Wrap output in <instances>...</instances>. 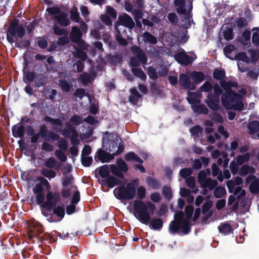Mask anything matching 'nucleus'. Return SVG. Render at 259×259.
<instances>
[{
    "mask_svg": "<svg viewBox=\"0 0 259 259\" xmlns=\"http://www.w3.org/2000/svg\"><path fill=\"white\" fill-rule=\"evenodd\" d=\"M212 89L213 91V94L212 96H215L216 97H220L221 95L223 94V89L221 88L218 83H215L212 86Z\"/></svg>",
    "mask_w": 259,
    "mask_h": 259,
    "instance_id": "69168bd1",
    "label": "nucleus"
},
{
    "mask_svg": "<svg viewBox=\"0 0 259 259\" xmlns=\"http://www.w3.org/2000/svg\"><path fill=\"white\" fill-rule=\"evenodd\" d=\"M251 31L249 30H245L242 33L241 36L237 38V40L243 46H246L250 40Z\"/></svg>",
    "mask_w": 259,
    "mask_h": 259,
    "instance_id": "5701e85b",
    "label": "nucleus"
},
{
    "mask_svg": "<svg viewBox=\"0 0 259 259\" xmlns=\"http://www.w3.org/2000/svg\"><path fill=\"white\" fill-rule=\"evenodd\" d=\"M207 98L205 102L208 107L213 111H217L219 110L220 108V97L212 96V93H209L207 96Z\"/></svg>",
    "mask_w": 259,
    "mask_h": 259,
    "instance_id": "2eb2a0df",
    "label": "nucleus"
},
{
    "mask_svg": "<svg viewBox=\"0 0 259 259\" xmlns=\"http://www.w3.org/2000/svg\"><path fill=\"white\" fill-rule=\"evenodd\" d=\"M212 76L215 79L222 81L226 77V72L223 69L215 68L213 70Z\"/></svg>",
    "mask_w": 259,
    "mask_h": 259,
    "instance_id": "c756f323",
    "label": "nucleus"
},
{
    "mask_svg": "<svg viewBox=\"0 0 259 259\" xmlns=\"http://www.w3.org/2000/svg\"><path fill=\"white\" fill-rule=\"evenodd\" d=\"M136 49L138 50L137 54V59L139 60L140 63L144 64L147 63V58L144 52L139 48L136 47Z\"/></svg>",
    "mask_w": 259,
    "mask_h": 259,
    "instance_id": "a18cd8bd",
    "label": "nucleus"
},
{
    "mask_svg": "<svg viewBox=\"0 0 259 259\" xmlns=\"http://www.w3.org/2000/svg\"><path fill=\"white\" fill-rule=\"evenodd\" d=\"M33 192L36 195V203L37 205H41L45 201V195L44 193V188L41 184H36L32 189Z\"/></svg>",
    "mask_w": 259,
    "mask_h": 259,
    "instance_id": "f8f14e48",
    "label": "nucleus"
},
{
    "mask_svg": "<svg viewBox=\"0 0 259 259\" xmlns=\"http://www.w3.org/2000/svg\"><path fill=\"white\" fill-rule=\"evenodd\" d=\"M235 22L239 29L246 27L248 25L247 20L242 17H239L236 18Z\"/></svg>",
    "mask_w": 259,
    "mask_h": 259,
    "instance_id": "37998d69",
    "label": "nucleus"
},
{
    "mask_svg": "<svg viewBox=\"0 0 259 259\" xmlns=\"http://www.w3.org/2000/svg\"><path fill=\"white\" fill-rule=\"evenodd\" d=\"M152 214L150 213V215ZM148 224L149 228L154 230H160L163 227V221L161 218H154L150 219Z\"/></svg>",
    "mask_w": 259,
    "mask_h": 259,
    "instance_id": "412c9836",
    "label": "nucleus"
},
{
    "mask_svg": "<svg viewBox=\"0 0 259 259\" xmlns=\"http://www.w3.org/2000/svg\"><path fill=\"white\" fill-rule=\"evenodd\" d=\"M187 101L190 104L194 105L201 102L200 100L197 99L196 94L192 92H190L189 94V96L187 98Z\"/></svg>",
    "mask_w": 259,
    "mask_h": 259,
    "instance_id": "5fc2aeb1",
    "label": "nucleus"
},
{
    "mask_svg": "<svg viewBox=\"0 0 259 259\" xmlns=\"http://www.w3.org/2000/svg\"><path fill=\"white\" fill-rule=\"evenodd\" d=\"M192 170L191 168H184L180 170V175L182 178L186 179L190 176L192 174Z\"/></svg>",
    "mask_w": 259,
    "mask_h": 259,
    "instance_id": "338daca9",
    "label": "nucleus"
},
{
    "mask_svg": "<svg viewBox=\"0 0 259 259\" xmlns=\"http://www.w3.org/2000/svg\"><path fill=\"white\" fill-rule=\"evenodd\" d=\"M70 19L76 23L80 22L81 18L80 17L77 8L74 6L69 11Z\"/></svg>",
    "mask_w": 259,
    "mask_h": 259,
    "instance_id": "a878e982",
    "label": "nucleus"
},
{
    "mask_svg": "<svg viewBox=\"0 0 259 259\" xmlns=\"http://www.w3.org/2000/svg\"><path fill=\"white\" fill-rule=\"evenodd\" d=\"M254 172V169L249 165H243L240 168L239 174L241 176L243 177L247 175L248 173L252 174Z\"/></svg>",
    "mask_w": 259,
    "mask_h": 259,
    "instance_id": "ea45409f",
    "label": "nucleus"
},
{
    "mask_svg": "<svg viewBox=\"0 0 259 259\" xmlns=\"http://www.w3.org/2000/svg\"><path fill=\"white\" fill-rule=\"evenodd\" d=\"M191 77L196 84H198L204 80L205 75L202 72L193 71L191 73Z\"/></svg>",
    "mask_w": 259,
    "mask_h": 259,
    "instance_id": "c85d7f7f",
    "label": "nucleus"
},
{
    "mask_svg": "<svg viewBox=\"0 0 259 259\" xmlns=\"http://www.w3.org/2000/svg\"><path fill=\"white\" fill-rule=\"evenodd\" d=\"M70 130L72 131V135L70 137L71 144L74 146L79 145L80 141L78 139V132L72 128H71Z\"/></svg>",
    "mask_w": 259,
    "mask_h": 259,
    "instance_id": "49530a36",
    "label": "nucleus"
},
{
    "mask_svg": "<svg viewBox=\"0 0 259 259\" xmlns=\"http://www.w3.org/2000/svg\"><path fill=\"white\" fill-rule=\"evenodd\" d=\"M53 20L62 27H67L71 23L70 20L68 18L67 14L64 12H62L59 15H55Z\"/></svg>",
    "mask_w": 259,
    "mask_h": 259,
    "instance_id": "f3484780",
    "label": "nucleus"
},
{
    "mask_svg": "<svg viewBox=\"0 0 259 259\" xmlns=\"http://www.w3.org/2000/svg\"><path fill=\"white\" fill-rule=\"evenodd\" d=\"M162 195L166 200L169 201L172 199V193L171 188L169 187L164 186L162 190Z\"/></svg>",
    "mask_w": 259,
    "mask_h": 259,
    "instance_id": "79ce46f5",
    "label": "nucleus"
},
{
    "mask_svg": "<svg viewBox=\"0 0 259 259\" xmlns=\"http://www.w3.org/2000/svg\"><path fill=\"white\" fill-rule=\"evenodd\" d=\"M87 95L88 93H87L85 89L83 88L77 89L73 94L74 97L79 98L80 99H82L84 96Z\"/></svg>",
    "mask_w": 259,
    "mask_h": 259,
    "instance_id": "13d9d810",
    "label": "nucleus"
},
{
    "mask_svg": "<svg viewBox=\"0 0 259 259\" xmlns=\"http://www.w3.org/2000/svg\"><path fill=\"white\" fill-rule=\"evenodd\" d=\"M137 197L139 200L134 202V215L142 224L147 225L150 220V213L154 214L156 207L151 202L142 201L146 197V189L142 186L136 188Z\"/></svg>",
    "mask_w": 259,
    "mask_h": 259,
    "instance_id": "f257e3e1",
    "label": "nucleus"
},
{
    "mask_svg": "<svg viewBox=\"0 0 259 259\" xmlns=\"http://www.w3.org/2000/svg\"><path fill=\"white\" fill-rule=\"evenodd\" d=\"M67 128H64L62 131V135H63L65 138H69L71 137L70 134H72V131L70 130L71 128H72L74 131H76V128L72 125L68 123L66 125Z\"/></svg>",
    "mask_w": 259,
    "mask_h": 259,
    "instance_id": "864d4df0",
    "label": "nucleus"
},
{
    "mask_svg": "<svg viewBox=\"0 0 259 259\" xmlns=\"http://www.w3.org/2000/svg\"><path fill=\"white\" fill-rule=\"evenodd\" d=\"M190 132L192 136H198L199 134H201L203 132V128L199 125H195L190 128Z\"/></svg>",
    "mask_w": 259,
    "mask_h": 259,
    "instance_id": "bf43d9fd",
    "label": "nucleus"
},
{
    "mask_svg": "<svg viewBox=\"0 0 259 259\" xmlns=\"http://www.w3.org/2000/svg\"><path fill=\"white\" fill-rule=\"evenodd\" d=\"M234 194L235 195H237V199H240L245 196L246 191L244 189H242L241 187H237L234 191Z\"/></svg>",
    "mask_w": 259,
    "mask_h": 259,
    "instance_id": "774afa93",
    "label": "nucleus"
},
{
    "mask_svg": "<svg viewBox=\"0 0 259 259\" xmlns=\"http://www.w3.org/2000/svg\"><path fill=\"white\" fill-rule=\"evenodd\" d=\"M115 197L120 200H130L136 196V187L133 183H128L115 188L113 191Z\"/></svg>",
    "mask_w": 259,
    "mask_h": 259,
    "instance_id": "20e7f679",
    "label": "nucleus"
},
{
    "mask_svg": "<svg viewBox=\"0 0 259 259\" xmlns=\"http://www.w3.org/2000/svg\"><path fill=\"white\" fill-rule=\"evenodd\" d=\"M25 33L23 25L19 24L18 19H15L10 23L7 29V40L10 44H12L17 41L18 38H22Z\"/></svg>",
    "mask_w": 259,
    "mask_h": 259,
    "instance_id": "7ed1b4c3",
    "label": "nucleus"
},
{
    "mask_svg": "<svg viewBox=\"0 0 259 259\" xmlns=\"http://www.w3.org/2000/svg\"><path fill=\"white\" fill-rule=\"evenodd\" d=\"M233 29L232 27L226 26L224 32V38L227 40H230L233 38Z\"/></svg>",
    "mask_w": 259,
    "mask_h": 259,
    "instance_id": "09e8293b",
    "label": "nucleus"
},
{
    "mask_svg": "<svg viewBox=\"0 0 259 259\" xmlns=\"http://www.w3.org/2000/svg\"><path fill=\"white\" fill-rule=\"evenodd\" d=\"M143 40L145 42H148L152 45H154L156 44L157 42L156 37L149 32L145 31L143 34Z\"/></svg>",
    "mask_w": 259,
    "mask_h": 259,
    "instance_id": "2f4dec72",
    "label": "nucleus"
},
{
    "mask_svg": "<svg viewBox=\"0 0 259 259\" xmlns=\"http://www.w3.org/2000/svg\"><path fill=\"white\" fill-rule=\"evenodd\" d=\"M54 33L57 35H67L68 32L66 28H61L57 25L53 27Z\"/></svg>",
    "mask_w": 259,
    "mask_h": 259,
    "instance_id": "4d7b16f0",
    "label": "nucleus"
},
{
    "mask_svg": "<svg viewBox=\"0 0 259 259\" xmlns=\"http://www.w3.org/2000/svg\"><path fill=\"white\" fill-rule=\"evenodd\" d=\"M123 150V144L121 143L116 152L112 154H109L101 149H99L95 155V159L97 161V159H98L102 163L109 162L114 158L115 156L119 155Z\"/></svg>",
    "mask_w": 259,
    "mask_h": 259,
    "instance_id": "423d86ee",
    "label": "nucleus"
},
{
    "mask_svg": "<svg viewBox=\"0 0 259 259\" xmlns=\"http://www.w3.org/2000/svg\"><path fill=\"white\" fill-rule=\"evenodd\" d=\"M147 184L150 188L154 190H158L161 187V182L155 178L148 176L146 179Z\"/></svg>",
    "mask_w": 259,
    "mask_h": 259,
    "instance_id": "393cba45",
    "label": "nucleus"
},
{
    "mask_svg": "<svg viewBox=\"0 0 259 259\" xmlns=\"http://www.w3.org/2000/svg\"><path fill=\"white\" fill-rule=\"evenodd\" d=\"M250 158V154L246 153L243 155H239L236 157V160L239 165H242L246 161H247Z\"/></svg>",
    "mask_w": 259,
    "mask_h": 259,
    "instance_id": "603ef678",
    "label": "nucleus"
},
{
    "mask_svg": "<svg viewBox=\"0 0 259 259\" xmlns=\"http://www.w3.org/2000/svg\"><path fill=\"white\" fill-rule=\"evenodd\" d=\"M82 120V117L77 115L74 114L72 116H71L70 122L73 125H79L81 123Z\"/></svg>",
    "mask_w": 259,
    "mask_h": 259,
    "instance_id": "680f3d73",
    "label": "nucleus"
},
{
    "mask_svg": "<svg viewBox=\"0 0 259 259\" xmlns=\"http://www.w3.org/2000/svg\"><path fill=\"white\" fill-rule=\"evenodd\" d=\"M120 179L114 177L113 176L110 175L106 179V182L109 188H113L114 186L120 185L121 183Z\"/></svg>",
    "mask_w": 259,
    "mask_h": 259,
    "instance_id": "bb28decb",
    "label": "nucleus"
},
{
    "mask_svg": "<svg viewBox=\"0 0 259 259\" xmlns=\"http://www.w3.org/2000/svg\"><path fill=\"white\" fill-rule=\"evenodd\" d=\"M212 83L208 81H206L200 88V90L203 92H209L212 90Z\"/></svg>",
    "mask_w": 259,
    "mask_h": 259,
    "instance_id": "e2e57ef3",
    "label": "nucleus"
},
{
    "mask_svg": "<svg viewBox=\"0 0 259 259\" xmlns=\"http://www.w3.org/2000/svg\"><path fill=\"white\" fill-rule=\"evenodd\" d=\"M43 120L49 122L53 125L61 127L63 125L62 121L59 118H53L50 116H46L43 118Z\"/></svg>",
    "mask_w": 259,
    "mask_h": 259,
    "instance_id": "f704fd0d",
    "label": "nucleus"
},
{
    "mask_svg": "<svg viewBox=\"0 0 259 259\" xmlns=\"http://www.w3.org/2000/svg\"><path fill=\"white\" fill-rule=\"evenodd\" d=\"M179 84L185 89H189L190 90L195 89V85L191 82L189 76L185 73H182L180 75Z\"/></svg>",
    "mask_w": 259,
    "mask_h": 259,
    "instance_id": "dca6fc26",
    "label": "nucleus"
},
{
    "mask_svg": "<svg viewBox=\"0 0 259 259\" xmlns=\"http://www.w3.org/2000/svg\"><path fill=\"white\" fill-rule=\"evenodd\" d=\"M36 74L34 71H27L24 72L23 80L26 83L33 81L36 78Z\"/></svg>",
    "mask_w": 259,
    "mask_h": 259,
    "instance_id": "72a5a7b5",
    "label": "nucleus"
},
{
    "mask_svg": "<svg viewBox=\"0 0 259 259\" xmlns=\"http://www.w3.org/2000/svg\"><path fill=\"white\" fill-rule=\"evenodd\" d=\"M58 85L63 92H69L70 91L71 85L66 80L59 79Z\"/></svg>",
    "mask_w": 259,
    "mask_h": 259,
    "instance_id": "3c124183",
    "label": "nucleus"
},
{
    "mask_svg": "<svg viewBox=\"0 0 259 259\" xmlns=\"http://www.w3.org/2000/svg\"><path fill=\"white\" fill-rule=\"evenodd\" d=\"M46 200L42 204L44 208H52L53 206H55L57 203L61 200L60 194L59 192H52L51 189L47 191L46 194Z\"/></svg>",
    "mask_w": 259,
    "mask_h": 259,
    "instance_id": "0eeeda50",
    "label": "nucleus"
},
{
    "mask_svg": "<svg viewBox=\"0 0 259 259\" xmlns=\"http://www.w3.org/2000/svg\"><path fill=\"white\" fill-rule=\"evenodd\" d=\"M230 59L232 60H241L245 63H248L249 62V58L247 56L246 53L244 52H239L235 56L234 58H230Z\"/></svg>",
    "mask_w": 259,
    "mask_h": 259,
    "instance_id": "a19ab883",
    "label": "nucleus"
},
{
    "mask_svg": "<svg viewBox=\"0 0 259 259\" xmlns=\"http://www.w3.org/2000/svg\"><path fill=\"white\" fill-rule=\"evenodd\" d=\"M81 162L83 166L89 167L93 162V158L91 156H81Z\"/></svg>",
    "mask_w": 259,
    "mask_h": 259,
    "instance_id": "6e6d98bb",
    "label": "nucleus"
},
{
    "mask_svg": "<svg viewBox=\"0 0 259 259\" xmlns=\"http://www.w3.org/2000/svg\"><path fill=\"white\" fill-rule=\"evenodd\" d=\"M184 217V212L181 210L178 211L175 213L174 221H178L183 224V233L187 235L191 231L190 222L188 219H185Z\"/></svg>",
    "mask_w": 259,
    "mask_h": 259,
    "instance_id": "9d476101",
    "label": "nucleus"
},
{
    "mask_svg": "<svg viewBox=\"0 0 259 259\" xmlns=\"http://www.w3.org/2000/svg\"><path fill=\"white\" fill-rule=\"evenodd\" d=\"M252 35V42L256 47H259V27H253Z\"/></svg>",
    "mask_w": 259,
    "mask_h": 259,
    "instance_id": "4c0bfd02",
    "label": "nucleus"
},
{
    "mask_svg": "<svg viewBox=\"0 0 259 259\" xmlns=\"http://www.w3.org/2000/svg\"><path fill=\"white\" fill-rule=\"evenodd\" d=\"M124 159L126 161H133L142 164L143 160L134 152H129L124 156Z\"/></svg>",
    "mask_w": 259,
    "mask_h": 259,
    "instance_id": "cd10ccee",
    "label": "nucleus"
},
{
    "mask_svg": "<svg viewBox=\"0 0 259 259\" xmlns=\"http://www.w3.org/2000/svg\"><path fill=\"white\" fill-rule=\"evenodd\" d=\"M30 46V41L27 39H22L19 42H16L15 47L17 48H28Z\"/></svg>",
    "mask_w": 259,
    "mask_h": 259,
    "instance_id": "0e129e2a",
    "label": "nucleus"
},
{
    "mask_svg": "<svg viewBox=\"0 0 259 259\" xmlns=\"http://www.w3.org/2000/svg\"><path fill=\"white\" fill-rule=\"evenodd\" d=\"M193 110L194 112L199 114H207L209 111L208 108L203 104L194 105Z\"/></svg>",
    "mask_w": 259,
    "mask_h": 259,
    "instance_id": "c9c22d12",
    "label": "nucleus"
},
{
    "mask_svg": "<svg viewBox=\"0 0 259 259\" xmlns=\"http://www.w3.org/2000/svg\"><path fill=\"white\" fill-rule=\"evenodd\" d=\"M37 180L40 182L39 184H41V186L46 187L47 191L51 189V185L45 177H38Z\"/></svg>",
    "mask_w": 259,
    "mask_h": 259,
    "instance_id": "052dcab7",
    "label": "nucleus"
},
{
    "mask_svg": "<svg viewBox=\"0 0 259 259\" xmlns=\"http://www.w3.org/2000/svg\"><path fill=\"white\" fill-rule=\"evenodd\" d=\"M239 98V94L233 91L225 92L221 97L222 103L225 108H230L232 105V103L236 102Z\"/></svg>",
    "mask_w": 259,
    "mask_h": 259,
    "instance_id": "1a4fd4ad",
    "label": "nucleus"
},
{
    "mask_svg": "<svg viewBox=\"0 0 259 259\" xmlns=\"http://www.w3.org/2000/svg\"><path fill=\"white\" fill-rule=\"evenodd\" d=\"M118 139H116V140H109L108 139L106 138H103L102 139V147L103 148H106L107 150H109V152H112L113 153H115L118 149L119 144L122 143V142L118 144Z\"/></svg>",
    "mask_w": 259,
    "mask_h": 259,
    "instance_id": "4468645a",
    "label": "nucleus"
},
{
    "mask_svg": "<svg viewBox=\"0 0 259 259\" xmlns=\"http://www.w3.org/2000/svg\"><path fill=\"white\" fill-rule=\"evenodd\" d=\"M48 77L47 75L44 74H41L35 79V86L37 88L42 87L45 85Z\"/></svg>",
    "mask_w": 259,
    "mask_h": 259,
    "instance_id": "e433bc0d",
    "label": "nucleus"
},
{
    "mask_svg": "<svg viewBox=\"0 0 259 259\" xmlns=\"http://www.w3.org/2000/svg\"><path fill=\"white\" fill-rule=\"evenodd\" d=\"M41 174L49 180H51L56 176V172L52 169L42 168L40 171Z\"/></svg>",
    "mask_w": 259,
    "mask_h": 259,
    "instance_id": "473e14b6",
    "label": "nucleus"
},
{
    "mask_svg": "<svg viewBox=\"0 0 259 259\" xmlns=\"http://www.w3.org/2000/svg\"><path fill=\"white\" fill-rule=\"evenodd\" d=\"M218 230L219 233L224 235H229L233 233V229L231 225L227 222L221 223L218 226Z\"/></svg>",
    "mask_w": 259,
    "mask_h": 259,
    "instance_id": "b1692460",
    "label": "nucleus"
},
{
    "mask_svg": "<svg viewBox=\"0 0 259 259\" xmlns=\"http://www.w3.org/2000/svg\"><path fill=\"white\" fill-rule=\"evenodd\" d=\"M176 60L183 66H187L193 62V58L187 55L185 51L178 53L175 56Z\"/></svg>",
    "mask_w": 259,
    "mask_h": 259,
    "instance_id": "ddd939ff",
    "label": "nucleus"
},
{
    "mask_svg": "<svg viewBox=\"0 0 259 259\" xmlns=\"http://www.w3.org/2000/svg\"><path fill=\"white\" fill-rule=\"evenodd\" d=\"M147 73L150 78L153 80H156L158 78L156 69L152 66H150L147 67Z\"/></svg>",
    "mask_w": 259,
    "mask_h": 259,
    "instance_id": "8fccbe9b",
    "label": "nucleus"
},
{
    "mask_svg": "<svg viewBox=\"0 0 259 259\" xmlns=\"http://www.w3.org/2000/svg\"><path fill=\"white\" fill-rule=\"evenodd\" d=\"M115 30L116 31L115 38L118 43L121 46H127L128 42L126 39V37H127L128 35L125 34L121 33V31L119 29L117 25H115Z\"/></svg>",
    "mask_w": 259,
    "mask_h": 259,
    "instance_id": "aec40b11",
    "label": "nucleus"
},
{
    "mask_svg": "<svg viewBox=\"0 0 259 259\" xmlns=\"http://www.w3.org/2000/svg\"><path fill=\"white\" fill-rule=\"evenodd\" d=\"M79 80L83 84H87L92 81V77L88 73L83 72L80 74Z\"/></svg>",
    "mask_w": 259,
    "mask_h": 259,
    "instance_id": "de8ad7c7",
    "label": "nucleus"
},
{
    "mask_svg": "<svg viewBox=\"0 0 259 259\" xmlns=\"http://www.w3.org/2000/svg\"><path fill=\"white\" fill-rule=\"evenodd\" d=\"M131 71L135 76L140 78L142 81L146 80L147 76L141 68L132 67Z\"/></svg>",
    "mask_w": 259,
    "mask_h": 259,
    "instance_id": "7c9ffc66",
    "label": "nucleus"
},
{
    "mask_svg": "<svg viewBox=\"0 0 259 259\" xmlns=\"http://www.w3.org/2000/svg\"><path fill=\"white\" fill-rule=\"evenodd\" d=\"M82 36V33L78 27L76 26L72 27L70 38L72 42H78L81 39Z\"/></svg>",
    "mask_w": 259,
    "mask_h": 259,
    "instance_id": "a211bd4d",
    "label": "nucleus"
},
{
    "mask_svg": "<svg viewBox=\"0 0 259 259\" xmlns=\"http://www.w3.org/2000/svg\"><path fill=\"white\" fill-rule=\"evenodd\" d=\"M247 127L250 134H254L256 133L259 131V121L256 120L251 121L249 123Z\"/></svg>",
    "mask_w": 259,
    "mask_h": 259,
    "instance_id": "58836bf2",
    "label": "nucleus"
},
{
    "mask_svg": "<svg viewBox=\"0 0 259 259\" xmlns=\"http://www.w3.org/2000/svg\"><path fill=\"white\" fill-rule=\"evenodd\" d=\"M38 133L41 138H44L46 141L54 142L58 141L60 139V136L55 132L48 130L47 126L43 124L39 127Z\"/></svg>",
    "mask_w": 259,
    "mask_h": 259,
    "instance_id": "6e6552de",
    "label": "nucleus"
},
{
    "mask_svg": "<svg viewBox=\"0 0 259 259\" xmlns=\"http://www.w3.org/2000/svg\"><path fill=\"white\" fill-rule=\"evenodd\" d=\"M24 127L22 122H19L13 126L12 133L15 138H22L24 136Z\"/></svg>",
    "mask_w": 259,
    "mask_h": 259,
    "instance_id": "6ab92c4d",
    "label": "nucleus"
},
{
    "mask_svg": "<svg viewBox=\"0 0 259 259\" xmlns=\"http://www.w3.org/2000/svg\"><path fill=\"white\" fill-rule=\"evenodd\" d=\"M183 231V224L178 221H172L168 227V231L170 234L174 235L179 232L180 230Z\"/></svg>",
    "mask_w": 259,
    "mask_h": 259,
    "instance_id": "4be33fe9",
    "label": "nucleus"
},
{
    "mask_svg": "<svg viewBox=\"0 0 259 259\" xmlns=\"http://www.w3.org/2000/svg\"><path fill=\"white\" fill-rule=\"evenodd\" d=\"M128 171L127 163L121 158L116 161V164H104L95 169V176L97 179L99 177L103 179H107L110 176L111 172L112 175L120 179H124V174Z\"/></svg>",
    "mask_w": 259,
    "mask_h": 259,
    "instance_id": "f03ea898",
    "label": "nucleus"
},
{
    "mask_svg": "<svg viewBox=\"0 0 259 259\" xmlns=\"http://www.w3.org/2000/svg\"><path fill=\"white\" fill-rule=\"evenodd\" d=\"M226 194V191L224 187H217L213 191L214 196L217 198L223 197Z\"/></svg>",
    "mask_w": 259,
    "mask_h": 259,
    "instance_id": "c03bdc74",
    "label": "nucleus"
},
{
    "mask_svg": "<svg viewBox=\"0 0 259 259\" xmlns=\"http://www.w3.org/2000/svg\"><path fill=\"white\" fill-rule=\"evenodd\" d=\"M41 213L47 218L50 223H56L62 220L65 214V208L63 205H57L52 208L41 209Z\"/></svg>",
    "mask_w": 259,
    "mask_h": 259,
    "instance_id": "39448f33",
    "label": "nucleus"
},
{
    "mask_svg": "<svg viewBox=\"0 0 259 259\" xmlns=\"http://www.w3.org/2000/svg\"><path fill=\"white\" fill-rule=\"evenodd\" d=\"M115 25H117L118 28L121 25L122 27H127L130 29H133L135 25L132 18L126 14H124L123 15H119L118 20Z\"/></svg>",
    "mask_w": 259,
    "mask_h": 259,
    "instance_id": "9b49d317",
    "label": "nucleus"
}]
</instances>
